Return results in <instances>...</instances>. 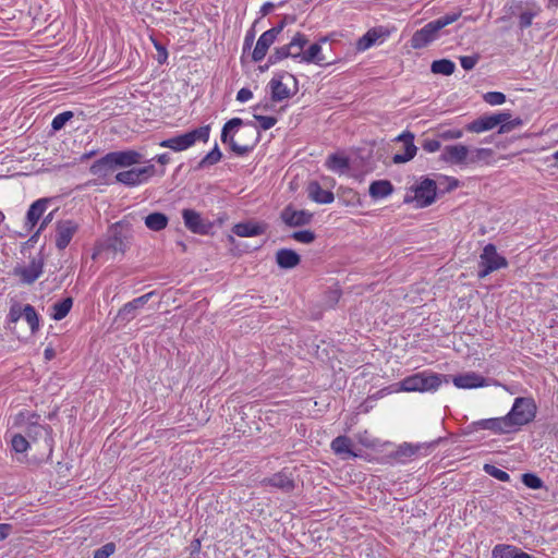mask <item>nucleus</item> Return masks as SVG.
<instances>
[{
	"label": "nucleus",
	"instance_id": "62",
	"mask_svg": "<svg viewBox=\"0 0 558 558\" xmlns=\"http://www.w3.org/2000/svg\"><path fill=\"white\" fill-rule=\"evenodd\" d=\"M43 427L40 425H38L37 423H34L32 424V426L29 427V433L28 435H31V433H34L35 435L39 434L41 432Z\"/></svg>",
	"mask_w": 558,
	"mask_h": 558
},
{
	"label": "nucleus",
	"instance_id": "20",
	"mask_svg": "<svg viewBox=\"0 0 558 558\" xmlns=\"http://www.w3.org/2000/svg\"><path fill=\"white\" fill-rule=\"evenodd\" d=\"M153 292L143 294L132 301L125 303L118 312L116 320L124 324L130 323L137 315V311L142 308L151 298Z\"/></svg>",
	"mask_w": 558,
	"mask_h": 558
},
{
	"label": "nucleus",
	"instance_id": "22",
	"mask_svg": "<svg viewBox=\"0 0 558 558\" xmlns=\"http://www.w3.org/2000/svg\"><path fill=\"white\" fill-rule=\"evenodd\" d=\"M49 204V198H39L32 203L25 216L24 229L26 230V232H31L34 230L36 225L44 217Z\"/></svg>",
	"mask_w": 558,
	"mask_h": 558
},
{
	"label": "nucleus",
	"instance_id": "42",
	"mask_svg": "<svg viewBox=\"0 0 558 558\" xmlns=\"http://www.w3.org/2000/svg\"><path fill=\"white\" fill-rule=\"evenodd\" d=\"M73 118L72 111H63L57 114L51 122V129L57 132L64 128L66 122H69Z\"/></svg>",
	"mask_w": 558,
	"mask_h": 558
},
{
	"label": "nucleus",
	"instance_id": "33",
	"mask_svg": "<svg viewBox=\"0 0 558 558\" xmlns=\"http://www.w3.org/2000/svg\"><path fill=\"white\" fill-rule=\"evenodd\" d=\"M368 192L372 198L381 199L393 192V186L388 180H378L371 183Z\"/></svg>",
	"mask_w": 558,
	"mask_h": 558
},
{
	"label": "nucleus",
	"instance_id": "60",
	"mask_svg": "<svg viewBox=\"0 0 558 558\" xmlns=\"http://www.w3.org/2000/svg\"><path fill=\"white\" fill-rule=\"evenodd\" d=\"M44 355L47 361L52 360L56 355L54 349L51 347H47L44 351Z\"/></svg>",
	"mask_w": 558,
	"mask_h": 558
},
{
	"label": "nucleus",
	"instance_id": "27",
	"mask_svg": "<svg viewBox=\"0 0 558 558\" xmlns=\"http://www.w3.org/2000/svg\"><path fill=\"white\" fill-rule=\"evenodd\" d=\"M452 383L457 388L460 389H473L484 387L486 385V379L475 372H468L454 376L452 378Z\"/></svg>",
	"mask_w": 558,
	"mask_h": 558
},
{
	"label": "nucleus",
	"instance_id": "6",
	"mask_svg": "<svg viewBox=\"0 0 558 558\" xmlns=\"http://www.w3.org/2000/svg\"><path fill=\"white\" fill-rule=\"evenodd\" d=\"M537 412V407L532 398L518 397L514 399L511 410L506 415L513 432L521 426L531 423Z\"/></svg>",
	"mask_w": 558,
	"mask_h": 558
},
{
	"label": "nucleus",
	"instance_id": "21",
	"mask_svg": "<svg viewBox=\"0 0 558 558\" xmlns=\"http://www.w3.org/2000/svg\"><path fill=\"white\" fill-rule=\"evenodd\" d=\"M327 37H322L317 43L311 44L305 47L303 63L306 64H316L318 66H328L333 63V61H329L327 57L323 53L322 44L327 43Z\"/></svg>",
	"mask_w": 558,
	"mask_h": 558
},
{
	"label": "nucleus",
	"instance_id": "12",
	"mask_svg": "<svg viewBox=\"0 0 558 558\" xmlns=\"http://www.w3.org/2000/svg\"><path fill=\"white\" fill-rule=\"evenodd\" d=\"M470 147L463 144L447 145L441 149L440 161L450 166L468 167Z\"/></svg>",
	"mask_w": 558,
	"mask_h": 558
},
{
	"label": "nucleus",
	"instance_id": "40",
	"mask_svg": "<svg viewBox=\"0 0 558 558\" xmlns=\"http://www.w3.org/2000/svg\"><path fill=\"white\" fill-rule=\"evenodd\" d=\"M456 64L448 59L435 60L430 70L435 74L451 75L454 72Z\"/></svg>",
	"mask_w": 558,
	"mask_h": 558
},
{
	"label": "nucleus",
	"instance_id": "11",
	"mask_svg": "<svg viewBox=\"0 0 558 558\" xmlns=\"http://www.w3.org/2000/svg\"><path fill=\"white\" fill-rule=\"evenodd\" d=\"M505 9L508 10L509 15L515 14L517 10L520 11L519 26L521 29L530 27L533 19L542 12L539 4L535 0H513L512 4L509 8L505 7Z\"/></svg>",
	"mask_w": 558,
	"mask_h": 558
},
{
	"label": "nucleus",
	"instance_id": "58",
	"mask_svg": "<svg viewBox=\"0 0 558 558\" xmlns=\"http://www.w3.org/2000/svg\"><path fill=\"white\" fill-rule=\"evenodd\" d=\"M52 219H53V211H50L46 216L44 215V217L41 218V222L38 227V230L43 232L46 229V227L51 222Z\"/></svg>",
	"mask_w": 558,
	"mask_h": 558
},
{
	"label": "nucleus",
	"instance_id": "30",
	"mask_svg": "<svg viewBox=\"0 0 558 558\" xmlns=\"http://www.w3.org/2000/svg\"><path fill=\"white\" fill-rule=\"evenodd\" d=\"M325 166L335 173L343 174L350 169V159L342 153H335L327 157Z\"/></svg>",
	"mask_w": 558,
	"mask_h": 558
},
{
	"label": "nucleus",
	"instance_id": "3",
	"mask_svg": "<svg viewBox=\"0 0 558 558\" xmlns=\"http://www.w3.org/2000/svg\"><path fill=\"white\" fill-rule=\"evenodd\" d=\"M461 16V12L446 14L435 21L428 22L422 28L414 32L410 39V45L413 49H422L435 41L440 29L454 23Z\"/></svg>",
	"mask_w": 558,
	"mask_h": 558
},
{
	"label": "nucleus",
	"instance_id": "9",
	"mask_svg": "<svg viewBox=\"0 0 558 558\" xmlns=\"http://www.w3.org/2000/svg\"><path fill=\"white\" fill-rule=\"evenodd\" d=\"M413 196L407 194L404 203H415V207L424 208L432 205L436 198V182L432 179H423L412 187Z\"/></svg>",
	"mask_w": 558,
	"mask_h": 558
},
{
	"label": "nucleus",
	"instance_id": "46",
	"mask_svg": "<svg viewBox=\"0 0 558 558\" xmlns=\"http://www.w3.org/2000/svg\"><path fill=\"white\" fill-rule=\"evenodd\" d=\"M522 483L531 489H539L543 487V481L537 475L532 473L523 474Z\"/></svg>",
	"mask_w": 558,
	"mask_h": 558
},
{
	"label": "nucleus",
	"instance_id": "47",
	"mask_svg": "<svg viewBox=\"0 0 558 558\" xmlns=\"http://www.w3.org/2000/svg\"><path fill=\"white\" fill-rule=\"evenodd\" d=\"M292 239L304 244L312 243L315 240V233L311 230H301L292 233Z\"/></svg>",
	"mask_w": 558,
	"mask_h": 558
},
{
	"label": "nucleus",
	"instance_id": "31",
	"mask_svg": "<svg viewBox=\"0 0 558 558\" xmlns=\"http://www.w3.org/2000/svg\"><path fill=\"white\" fill-rule=\"evenodd\" d=\"M277 265L282 269H292L296 267L300 262V255L290 248H281L276 253Z\"/></svg>",
	"mask_w": 558,
	"mask_h": 558
},
{
	"label": "nucleus",
	"instance_id": "8",
	"mask_svg": "<svg viewBox=\"0 0 558 558\" xmlns=\"http://www.w3.org/2000/svg\"><path fill=\"white\" fill-rule=\"evenodd\" d=\"M158 173L156 167L153 163H148L144 167L132 168L125 171L118 172L116 174V182L121 183L129 187H135L147 183L150 178Z\"/></svg>",
	"mask_w": 558,
	"mask_h": 558
},
{
	"label": "nucleus",
	"instance_id": "14",
	"mask_svg": "<svg viewBox=\"0 0 558 558\" xmlns=\"http://www.w3.org/2000/svg\"><path fill=\"white\" fill-rule=\"evenodd\" d=\"M182 219L185 228L194 234L206 235L213 228V223L204 219L201 213L195 209H182Z\"/></svg>",
	"mask_w": 558,
	"mask_h": 558
},
{
	"label": "nucleus",
	"instance_id": "44",
	"mask_svg": "<svg viewBox=\"0 0 558 558\" xmlns=\"http://www.w3.org/2000/svg\"><path fill=\"white\" fill-rule=\"evenodd\" d=\"M11 445H12V448L15 452L17 453H23V452H26L27 449L29 448V442L27 441V439L21 435V434H15L12 439H11Z\"/></svg>",
	"mask_w": 558,
	"mask_h": 558
},
{
	"label": "nucleus",
	"instance_id": "35",
	"mask_svg": "<svg viewBox=\"0 0 558 558\" xmlns=\"http://www.w3.org/2000/svg\"><path fill=\"white\" fill-rule=\"evenodd\" d=\"M332 451L338 456L343 457H355L356 454L352 451V441L347 436L336 437L330 445Z\"/></svg>",
	"mask_w": 558,
	"mask_h": 558
},
{
	"label": "nucleus",
	"instance_id": "13",
	"mask_svg": "<svg viewBox=\"0 0 558 558\" xmlns=\"http://www.w3.org/2000/svg\"><path fill=\"white\" fill-rule=\"evenodd\" d=\"M44 264V255L39 252L31 259L28 265L15 267L14 275L19 277L23 283L32 284L43 275Z\"/></svg>",
	"mask_w": 558,
	"mask_h": 558
},
{
	"label": "nucleus",
	"instance_id": "51",
	"mask_svg": "<svg viewBox=\"0 0 558 558\" xmlns=\"http://www.w3.org/2000/svg\"><path fill=\"white\" fill-rule=\"evenodd\" d=\"M478 56H462L460 57V64L465 71H471L474 69L476 63L478 62Z\"/></svg>",
	"mask_w": 558,
	"mask_h": 558
},
{
	"label": "nucleus",
	"instance_id": "19",
	"mask_svg": "<svg viewBox=\"0 0 558 558\" xmlns=\"http://www.w3.org/2000/svg\"><path fill=\"white\" fill-rule=\"evenodd\" d=\"M389 35V31L384 26L373 27L357 39L355 48L360 52L366 51L371 47L384 43Z\"/></svg>",
	"mask_w": 558,
	"mask_h": 558
},
{
	"label": "nucleus",
	"instance_id": "10",
	"mask_svg": "<svg viewBox=\"0 0 558 558\" xmlns=\"http://www.w3.org/2000/svg\"><path fill=\"white\" fill-rule=\"evenodd\" d=\"M478 265V278L483 279L490 272L507 267L508 262L504 256L497 253L496 246L489 243L484 246L483 252L480 256Z\"/></svg>",
	"mask_w": 558,
	"mask_h": 558
},
{
	"label": "nucleus",
	"instance_id": "39",
	"mask_svg": "<svg viewBox=\"0 0 558 558\" xmlns=\"http://www.w3.org/2000/svg\"><path fill=\"white\" fill-rule=\"evenodd\" d=\"M23 317L26 320V323L28 324L32 333H35L39 330V327H40L39 315L37 314L35 307L33 305H31V304L24 305Z\"/></svg>",
	"mask_w": 558,
	"mask_h": 558
},
{
	"label": "nucleus",
	"instance_id": "17",
	"mask_svg": "<svg viewBox=\"0 0 558 558\" xmlns=\"http://www.w3.org/2000/svg\"><path fill=\"white\" fill-rule=\"evenodd\" d=\"M54 244L59 251H63L71 243L78 231V223L71 219L60 220L56 223Z\"/></svg>",
	"mask_w": 558,
	"mask_h": 558
},
{
	"label": "nucleus",
	"instance_id": "36",
	"mask_svg": "<svg viewBox=\"0 0 558 558\" xmlns=\"http://www.w3.org/2000/svg\"><path fill=\"white\" fill-rule=\"evenodd\" d=\"M494 158L492 148H470L469 166L485 163L488 165Z\"/></svg>",
	"mask_w": 558,
	"mask_h": 558
},
{
	"label": "nucleus",
	"instance_id": "61",
	"mask_svg": "<svg viewBox=\"0 0 558 558\" xmlns=\"http://www.w3.org/2000/svg\"><path fill=\"white\" fill-rule=\"evenodd\" d=\"M253 39H254V35L252 33H247L245 35V39H244V48H250L251 45L253 44Z\"/></svg>",
	"mask_w": 558,
	"mask_h": 558
},
{
	"label": "nucleus",
	"instance_id": "49",
	"mask_svg": "<svg viewBox=\"0 0 558 558\" xmlns=\"http://www.w3.org/2000/svg\"><path fill=\"white\" fill-rule=\"evenodd\" d=\"M24 314V306L14 303L9 311L8 314V322L15 324L21 317H23Z\"/></svg>",
	"mask_w": 558,
	"mask_h": 558
},
{
	"label": "nucleus",
	"instance_id": "23",
	"mask_svg": "<svg viewBox=\"0 0 558 558\" xmlns=\"http://www.w3.org/2000/svg\"><path fill=\"white\" fill-rule=\"evenodd\" d=\"M109 155L114 168H129L145 160L143 154L134 149L111 151Z\"/></svg>",
	"mask_w": 558,
	"mask_h": 558
},
{
	"label": "nucleus",
	"instance_id": "7",
	"mask_svg": "<svg viewBox=\"0 0 558 558\" xmlns=\"http://www.w3.org/2000/svg\"><path fill=\"white\" fill-rule=\"evenodd\" d=\"M308 45V38L305 34L298 32L289 44L275 49L269 56L268 62L276 64L283 59L292 58L299 63H303L305 47Z\"/></svg>",
	"mask_w": 558,
	"mask_h": 558
},
{
	"label": "nucleus",
	"instance_id": "37",
	"mask_svg": "<svg viewBox=\"0 0 558 558\" xmlns=\"http://www.w3.org/2000/svg\"><path fill=\"white\" fill-rule=\"evenodd\" d=\"M72 306V298H65L51 306L50 317L54 320H61L70 313Z\"/></svg>",
	"mask_w": 558,
	"mask_h": 558
},
{
	"label": "nucleus",
	"instance_id": "25",
	"mask_svg": "<svg viewBox=\"0 0 558 558\" xmlns=\"http://www.w3.org/2000/svg\"><path fill=\"white\" fill-rule=\"evenodd\" d=\"M260 484L263 486H271L282 492L289 493L294 488V481L291 473L282 470L270 477L264 478Z\"/></svg>",
	"mask_w": 558,
	"mask_h": 558
},
{
	"label": "nucleus",
	"instance_id": "32",
	"mask_svg": "<svg viewBox=\"0 0 558 558\" xmlns=\"http://www.w3.org/2000/svg\"><path fill=\"white\" fill-rule=\"evenodd\" d=\"M481 426L485 429L498 434H507L513 432L507 416L483 420Z\"/></svg>",
	"mask_w": 558,
	"mask_h": 558
},
{
	"label": "nucleus",
	"instance_id": "50",
	"mask_svg": "<svg viewBox=\"0 0 558 558\" xmlns=\"http://www.w3.org/2000/svg\"><path fill=\"white\" fill-rule=\"evenodd\" d=\"M254 119L258 121L259 128L264 131L271 129L277 123V119L269 116L254 114Z\"/></svg>",
	"mask_w": 558,
	"mask_h": 558
},
{
	"label": "nucleus",
	"instance_id": "1",
	"mask_svg": "<svg viewBox=\"0 0 558 558\" xmlns=\"http://www.w3.org/2000/svg\"><path fill=\"white\" fill-rule=\"evenodd\" d=\"M242 124L243 121L240 118H233L223 125L221 131V142L229 144L231 150L238 156L251 153L259 141V131L251 123H247V128L240 132V136H246L248 141L244 143L235 141L233 136Z\"/></svg>",
	"mask_w": 558,
	"mask_h": 558
},
{
	"label": "nucleus",
	"instance_id": "63",
	"mask_svg": "<svg viewBox=\"0 0 558 558\" xmlns=\"http://www.w3.org/2000/svg\"><path fill=\"white\" fill-rule=\"evenodd\" d=\"M446 180L449 181L448 190L456 189L458 186V184H459L458 180L454 179V178H446Z\"/></svg>",
	"mask_w": 558,
	"mask_h": 558
},
{
	"label": "nucleus",
	"instance_id": "64",
	"mask_svg": "<svg viewBox=\"0 0 558 558\" xmlns=\"http://www.w3.org/2000/svg\"><path fill=\"white\" fill-rule=\"evenodd\" d=\"M274 8V4L270 3V2H266L263 7H262V12L263 14H267L269 13V11Z\"/></svg>",
	"mask_w": 558,
	"mask_h": 558
},
{
	"label": "nucleus",
	"instance_id": "54",
	"mask_svg": "<svg viewBox=\"0 0 558 558\" xmlns=\"http://www.w3.org/2000/svg\"><path fill=\"white\" fill-rule=\"evenodd\" d=\"M441 138L444 140H459L463 136V132L461 130L452 129L444 131L440 134Z\"/></svg>",
	"mask_w": 558,
	"mask_h": 558
},
{
	"label": "nucleus",
	"instance_id": "4",
	"mask_svg": "<svg viewBox=\"0 0 558 558\" xmlns=\"http://www.w3.org/2000/svg\"><path fill=\"white\" fill-rule=\"evenodd\" d=\"M442 381L448 379L435 373L422 372L405 377L399 383V390L407 392H433L436 391Z\"/></svg>",
	"mask_w": 558,
	"mask_h": 558
},
{
	"label": "nucleus",
	"instance_id": "53",
	"mask_svg": "<svg viewBox=\"0 0 558 558\" xmlns=\"http://www.w3.org/2000/svg\"><path fill=\"white\" fill-rule=\"evenodd\" d=\"M153 43H154V47L156 48V50L158 52V62L160 64L165 63L166 60L168 59V52H167L166 47H163L160 43H158L156 40H153Z\"/></svg>",
	"mask_w": 558,
	"mask_h": 558
},
{
	"label": "nucleus",
	"instance_id": "15",
	"mask_svg": "<svg viewBox=\"0 0 558 558\" xmlns=\"http://www.w3.org/2000/svg\"><path fill=\"white\" fill-rule=\"evenodd\" d=\"M284 22L282 21L277 26L271 27L270 29L264 32L259 36L255 45V48L252 52L253 61L259 62L266 57L269 47L275 43L278 35L282 32Z\"/></svg>",
	"mask_w": 558,
	"mask_h": 558
},
{
	"label": "nucleus",
	"instance_id": "29",
	"mask_svg": "<svg viewBox=\"0 0 558 558\" xmlns=\"http://www.w3.org/2000/svg\"><path fill=\"white\" fill-rule=\"evenodd\" d=\"M282 75H275L268 83L272 101L279 102L292 96L290 88L282 82Z\"/></svg>",
	"mask_w": 558,
	"mask_h": 558
},
{
	"label": "nucleus",
	"instance_id": "38",
	"mask_svg": "<svg viewBox=\"0 0 558 558\" xmlns=\"http://www.w3.org/2000/svg\"><path fill=\"white\" fill-rule=\"evenodd\" d=\"M168 221V217L162 213H153L145 217V226L153 231L163 230Z\"/></svg>",
	"mask_w": 558,
	"mask_h": 558
},
{
	"label": "nucleus",
	"instance_id": "48",
	"mask_svg": "<svg viewBox=\"0 0 558 558\" xmlns=\"http://www.w3.org/2000/svg\"><path fill=\"white\" fill-rule=\"evenodd\" d=\"M116 551L114 543H107L94 551L93 558H109Z\"/></svg>",
	"mask_w": 558,
	"mask_h": 558
},
{
	"label": "nucleus",
	"instance_id": "2",
	"mask_svg": "<svg viewBox=\"0 0 558 558\" xmlns=\"http://www.w3.org/2000/svg\"><path fill=\"white\" fill-rule=\"evenodd\" d=\"M520 118L511 119L508 111H502L494 114H484L473 120L465 125V130L471 133H483L499 126L498 133L505 134L513 131L522 125Z\"/></svg>",
	"mask_w": 558,
	"mask_h": 558
},
{
	"label": "nucleus",
	"instance_id": "55",
	"mask_svg": "<svg viewBox=\"0 0 558 558\" xmlns=\"http://www.w3.org/2000/svg\"><path fill=\"white\" fill-rule=\"evenodd\" d=\"M253 98V93L251 89L243 87L236 94V100L240 102H246Z\"/></svg>",
	"mask_w": 558,
	"mask_h": 558
},
{
	"label": "nucleus",
	"instance_id": "43",
	"mask_svg": "<svg viewBox=\"0 0 558 558\" xmlns=\"http://www.w3.org/2000/svg\"><path fill=\"white\" fill-rule=\"evenodd\" d=\"M484 471L488 475L493 476L494 478H496L498 481H501V482L510 481V475L506 471H504V470H501V469H499V468H497V466H495L493 464H485L484 465Z\"/></svg>",
	"mask_w": 558,
	"mask_h": 558
},
{
	"label": "nucleus",
	"instance_id": "52",
	"mask_svg": "<svg viewBox=\"0 0 558 558\" xmlns=\"http://www.w3.org/2000/svg\"><path fill=\"white\" fill-rule=\"evenodd\" d=\"M422 147L427 153H436L441 148V144L438 140H425Z\"/></svg>",
	"mask_w": 558,
	"mask_h": 558
},
{
	"label": "nucleus",
	"instance_id": "28",
	"mask_svg": "<svg viewBox=\"0 0 558 558\" xmlns=\"http://www.w3.org/2000/svg\"><path fill=\"white\" fill-rule=\"evenodd\" d=\"M306 192L308 198L317 204H331L335 199L333 193L324 190L317 181L310 182Z\"/></svg>",
	"mask_w": 558,
	"mask_h": 558
},
{
	"label": "nucleus",
	"instance_id": "26",
	"mask_svg": "<svg viewBox=\"0 0 558 558\" xmlns=\"http://www.w3.org/2000/svg\"><path fill=\"white\" fill-rule=\"evenodd\" d=\"M312 214L306 210H295L292 207H286L281 213L282 221L290 227L304 226L311 222Z\"/></svg>",
	"mask_w": 558,
	"mask_h": 558
},
{
	"label": "nucleus",
	"instance_id": "45",
	"mask_svg": "<svg viewBox=\"0 0 558 558\" xmlns=\"http://www.w3.org/2000/svg\"><path fill=\"white\" fill-rule=\"evenodd\" d=\"M483 99L490 106H499L506 101V95L500 92H488L484 94Z\"/></svg>",
	"mask_w": 558,
	"mask_h": 558
},
{
	"label": "nucleus",
	"instance_id": "59",
	"mask_svg": "<svg viewBox=\"0 0 558 558\" xmlns=\"http://www.w3.org/2000/svg\"><path fill=\"white\" fill-rule=\"evenodd\" d=\"M151 160H156L158 163L165 166L170 162V156L168 153H163L155 156Z\"/></svg>",
	"mask_w": 558,
	"mask_h": 558
},
{
	"label": "nucleus",
	"instance_id": "56",
	"mask_svg": "<svg viewBox=\"0 0 558 558\" xmlns=\"http://www.w3.org/2000/svg\"><path fill=\"white\" fill-rule=\"evenodd\" d=\"M12 531V525L8 523H0V541L5 539Z\"/></svg>",
	"mask_w": 558,
	"mask_h": 558
},
{
	"label": "nucleus",
	"instance_id": "57",
	"mask_svg": "<svg viewBox=\"0 0 558 558\" xmlns=\"http://www.w3.org/2000/svg\"><path fill=\"white\" fill-rule=\"evenodd\" d=\"M201 548H202L201 539L199 538L193 539L190 545L191 556L198 555L201 551Z\"/></svg>",
	"mask_w": 558,
	"mask_h": 558
},
{
	"label": "nucleus",
	"instance_id": "16",
	"mask_svg": "<svg viewBox=\"0 0 558 558\" xmlns=\"http://www.w3.org/2000/svg\"><path fill=\"white\" fill-rule=\"evenodd\" d=\"M414 134L410 131H404L395 138L397 143L401 144V149L393 155V163H405L415 157L417 147L414 144Z\"/></svg>",
	"mask_w": 558,
	"mask_h": 558
},
{
	"label": "nucleus",
	"instance_id": "24",
	"mask_svg": "<svg viewBox=\"0 0 558 558\" xmlns=\"http://www.w3.org/2000/svg\"><path fill=\"white\" fill-rule=\"evenodd\" d=\"M267 231V223L260 221H244L233 226L232 232L241 238L262 235Z\"/></svg>",
	"mask_w": 558,
	"mask_h": 558
},
{
	"label": "nucleus",
	"instance_id": "41",
	"mask_svg": "<svg viewBox=\"0 0 558 558\" xmlns=\"http://www.w3.org/2000/svg\"><path fill=\"white\" fill-rule=\"evenodd\" d=\"M222 158V153L220 151L218 145L204 156V158L198 162L197 169H205L218 163Z\"/></svg>",
	"mask_w": 558,
	"mask_h": 558
},
{
	"label": "nucleus",
	"instance_id": "5",
	"mask_svg": "<svg viewBox=\"0 0 558 558\" xmlns=\"http://www.w3.org/2000/svg\"><path fill=\"white\" fill-rule=\"evenodd\" d=\"M209 135L210 126L203 125L194 130H191L186 133L162 140L161 142H159V146L179 153L191 148L197 142L207 143L209 140Z\"/></svg>",
	"mask_w": 558,
	"mask_h": 558
},
{
	"label": "nucleus",
	"instance_id": "18",
	"mask_svg": "<svg viewBox=\"0 0 558 558\" xmlns=\"http://www.w3.org/2000/svg\"><path fill=\"white\" fill-rule=\"evenodd\" d=\"M434 447L433 444H409L404 442L398 447V449L393 453V458L399 463H407L413 457L416 456H427L430 449Z\"/></svg>",
	"mask_w": 558,
	"mask_h": 558
},
{
	"label": "nucleus",
	"instance_id": "34",
	"mask_svg": "<svg viewBox=\"0 0 558 558\" xmlns=\"http://www.w3.org/2000/svg\"><path fill=\"white\" fill-rule=\"evenodd\" d=\"M114 169L109 153L96 160L89 168V172L98 178H105L110 171Z\"/></svg>",
	"mask_w": 558,
	"mask_h": 558
}]
</instances>
